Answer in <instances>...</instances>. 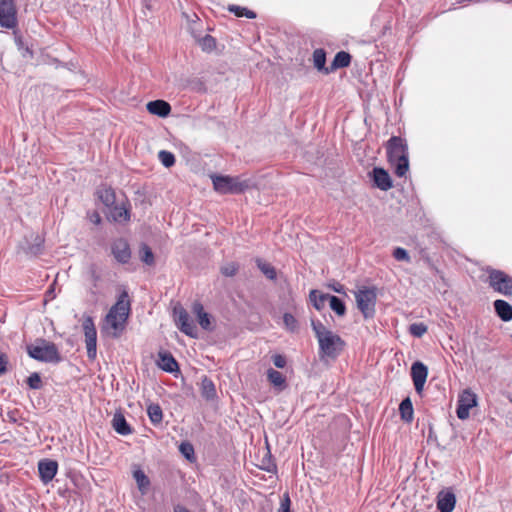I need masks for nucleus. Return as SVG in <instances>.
Wrapping results in <instances>:
<instances>
[{"label": "nucleus", "instance_id": "1", "mask_svg": "<svg viewBox=\"0 0 512 512\" xmlns=\"http://www.w3.org/2000/svg\"><path fill=\"white\" fill-rule=\"evenodd\" d=\"M131 306L127 291H122L116 303L110 308L105 316L103 329L110 331L114 337H119L125 329L130 314Z\"/></svg>", "mask_w": 512, "mask_h": 512}, {"label": "nucleus", "instance_id": "2", "mask_svg": "<svg viewBox=\"0 0 512 512\" xmlns=\"http://www.w3.org/2000/svg\"><path fill=\"white\" fill-rule=\"evenodd\" d=\"M311 326L319 343L320 357L322 359L337 358L344 346L340 336L326 328L320 321L312 320Z\"/></svg>", "mask_w": 512, "mask_h": 512}, {"label": "nucleus", "instance_id": "3", "mask_svg": "<svg viewBox=\"0 0 512 512\" xmlns=\"http://www.w3.org/2000/svg\"><path fill=\"white\" fill-rule=\"evenodd\" d=\"M387 156L394 172L398 177H403L409 170L408 147L400 137H391L387 142Z\"/></svg>", "mask_w": 512, "mask_h": 512}, {"label": "nucleus", "instance_id": "4", "mask_svg": "<svg viewBox=\"0 0 512 512\" xmlns=\"http://www.w3.org/2000/svg\"><path fill=\"white\" fill-rule=\"evenodd\" d=\"M28 355L38 361L46 363H59L61 356L56 345L46 340H38L27 346Z\"/></svg>", "mask_w": 512, "mask_h": 512}, {"label": "nucleus", "instance_id": "5", "mask_svg": "<svg viewBox=\"0 0 512 512\" xmlns=\"http://www.w3.org/2000/svg\"><path fill=\"white\" fill-rule=\"evenodd\" d=\"M214 189L222 194H238L250 187V181L240 177L211 175Z\"/></svg>", "mask_w": 512, "mask_h": 512}, {"label": "nucleus", "instance_id": "6", "mask_svg": "<svg viewBox=\"0 0 512 512\" xmlns=\"http://www.w3.org/2000/svg\"><path fill=\"white\" fill-rule=\"evenodd\" d=\"M355 298L357 307L364 317H373L377 299L376 289L374 287H363L355 293Z\"/></svg>", "mask_w": 512, "mask_h": 512}, {"label": "nucleus", "instance_id": "7", "mask_svg": "<svg viewBox=\"0 0 512 512\" xmlns=\"http://www.w3.org/2000/svg\"><path fill=\"white\" fill-rule=\"evenodd\" d=\"M82 328L85 336L87 356L90 360H94L97 355V331L92 316L83 315Z\"/></svg>", "mask_w": 512, "mask_h": 512}, {"label": "nucleus", "instance_id": "8", "mask_svg": "<svg viewBox=\"0 0 512 512\" xmlns=\"http://www.w3.org/2000/svg\"><path fill=\"white\" fill-rule=\"evenodd\" d=\"M489 285L503 295L512 294V277L501 270L489 271Z\"/></svg>", "mask_w": 512, "mask_h": 512}, {"label": "nucleus", "instance_id": "9", "mask_svg": "<svg viewBox=\"0 0 512 512\" xmlns=\"http://www.w3.org/2000/svg\"><path fill=\"white\" fill-rule=\"evenodd\" d=\"M17 11L14 0H0V26L12 29L17 25Z\"/></svg>", "mask_w": 512, "mask_h": 512}, {"label": "nucleus", "instance_id": "10", "mask_svg": "<svg viewBox=\"0 0 512 512\" xmlns=\"http://www.w3.org/2000/svg\"><path fill=\"white\" fill-rule=\"evenodd\" d=\"M477 405V396L469 389L464 390L459 396L458 406L456 410L457 417L465 420L469 417V411Z\"/></svg>", "mask_w": 512, "mask_h": 512}, {"label": "nucleus", "instance_id": "11", "mask_svg": "<svg viewBox=\"0 0 512 512\" xmlns=\"http://www.w3.org/2000/svg\"><path fill=\"white\" fill-rule=\"evenodd\" d=\"M428 375V369L422 362H415L411 367V377L415 390L418 394L423 391Z\"/></svg>", "mask_w": 512, "mask_h": 512}, {"label": "nucleus", "instance_id": "12", "mask_svg": "<svg viewBox=\"0 0 512 512\" xmlns=\"http://www.w3.org/2000/svg\"><path fill=\"white\" fill-rule=\"evenodd\" d=\"M176 324L178 328L188 336L195 337L197 329L195 325L190 321L189 315L183 308L179 310L175 309Z\"/></svg>", "mask_w": 512, "mask_h": 512}, {"label": "nucleus", "instance_id": "13", "mask_svg": "<svg viewBox=\"0 0 512 512\" xmlns=\"http://www.w3.org/2000/svg\"><path fill=\"white\" fill-rule=\"evenodd\" d=\"M112 254L114 258L122 263H128L131 258V251L129 244L124 239H117L112 244Z\"/></svg>", "mask_w": 512, "mask_h": 512}, {"label": "nucleus", "instance_id": "14", "mask_svg": "<svg viewBox=\"0 0 512 512\" xmlns=\"http://www.w3.org/2000/svg\"><path fill=\"white\" fill-rule=\"evenodd\" d=\"M58 464L53 460H42L38 464V471L43 483H49L56 475Z\"/></svg>", "mask_w": 512, "mask_h": 512}, {"label": "nucleus", "instance_id": "15", "mask_svg": "<svg viewBox=\"0 0 512 512\" xmlns=\"http://www.w3.org/2000/svg\"><path fill=\"white\" fill-rule=\"evenodd\" d=\"M456 504V498L451 491H441L437 496V508L440 512H452Z\"/></svg>", "mask_w": 512, "mask_h": 512}, {"label": "nucleus", "instance_id": "16", "mask_svg": "<svg viewBox=\"0 0 512 512\" xmlns=\"http://www.w3.org/2000/svg\"><path fill=\"white\" fill-rule=\"evenodd\" d=\"M373 181L377 188L387 191L392 187L390 175L383 168L376 167L373 169Z\"/></svg>", "mask_w": 512, "mask_h": 512}, {"label": "nucleus", "instance_id": "17", "mask_svg": "<svg viewBox=\"0 0 512 512\" xmlns=\"http://www.w3.org/2000/svg\"><path fill=\"white\" fill-rule=\"evenodd\" d=\"M146 107L149 113L159 117H166L171 111L170 104L164 100L150 101L147 103Z\"/></svg>", "mask_w": 512, "mask_h": 512}, {"label": "nucleus", "instance_id": "18", "mask_svg": "<svg viewBox=\"0 0 512 512\" xmlns=\"http://www.w3.org/2000/svg\"><path fill=\"white\" fill-rule=\"evenodd\" d=\"M113 429L120 435L126 436L132 433L130 425L127 423L124 415L121 412L114 414L112 419Z\"/></svg>", "mask_w": 512, "mask_h": 512}, {"label": "nucleus", "instance_id": "19", "mask_svg": "<svg viewBox=\"0 0 512 512\" xmlns=\"http://www.w3.org/2000/svg\"><path fill=\"white\" fill-rule=\"evenodd\" d=\"M494 309L498 315V317L504 321L508 322L512 320V306L506 302L505 300H495L494 301Z\"/></svg>", "mask_w": 512, "mask_h": 512}, {"label": "nucleus", "instance_id": "20", "mask_svg": "<svg viewBox=\"0 0 512 512\" xmlns=\"http://www.w3.org/2000/svg\"><path fill=\"white\" fill-rule=\"evenodd\" d=\"M158 366L169 373H173L178 370V364L174 357L170 353L161 352L159 353Z\"/></svg>", "mask_w": 512, "mask_h": 512}, {"label": "nucleus", "instance_id": "21", "mask_svg": "<svg viewBox=\"0 0 512 512\" xmlns=\"http://www.w3.org/2000/svg\"><path fill=\"white\" fill-rule=\"evenodd\" d=\"M193 312L196 314L200 326L205 330H209L210 324H211L210 317H209L208 313H206L204 311L202 304L194 303L193 304Z\"/></svg>", "mask_w": 512, "mask_h": 512}, {"label": "nucleus", "instance_id": "22", "mask_svg": "<svg viewBox=\"0 0 512 512\" xmlns=\"http://www.w3.org/2000/svg\"><path fill=\"white\" fill-rule=\"evenodd\" d=\"M267 377L269 382L279 390H283L286 387V379L281 372L270 368L267 371Z\"/></svg>", "mask_w": 512, "mask_h": 512}, {"label": "nucleus", "instance_id": "23", "mask_svg": "<svg viewBox=\"0 0 512 512\" xmlns=\"http://www.w3.org/2000/svg\"><path fill=\"white\" fill-rule=\"evenodd\" d=\"M98 198L107 207L114 205L115 203V192L110 187H102L97 191Z\"/></svg>", "mask_w": 512, "mask_h": 512}, {"label": "nucleus", "instance_id": "24", "mask_svg": "<svg viewBox=\"0 0 512 512\" xmlns=\"http://www.w3.org/2000/svg\"><path fill=\"white\" fill-rule=\"evenodd\" d=\"M399 411L402 420L411 422L413 419V405L409 397L402 400L399 405Z\"/></svg>", "mask_w": 512, "mask_h": 512}, {"label": "nucleus", "instance_id": "25", "mask_svg": "<svg viewBox=\"0 0 512 512\" xmlns=\"http://www.w3.org/2000/svg\"><path fill=\"white\" fill-rule=\"evenodd\" d=\"M309 296L311 302L313 303V306L317 310H321L322 308H324L326 302H329L330 298L329 294L320 293L317 290H312Z\"/></svg>", "mask_w": 512, "mask_h": 512}, {"label": "nucleus", "instance_id": "26", "mask_svg": "<svg viewBox=\"0 0 512 512\" xmlns=\"http://www.w3.org/2000/svg\"><path fill=\"white\" fill-rule=\"evenodd\" d=\"M202 396L207 400H212L216 397V389L214 383L207 377H204L201 382Z\"/></svg>", "mask_w": 512, "mask_h": 512}, {"label": "nucleus", "instance_id": "27", "mask_svg": "<svg viewBox=\"0 0 512 512\" xmlns=\"http://www.w3.org/2000/svg\"><path fill=\"white\" fill-rule=\"evenodd\" d=\"M110 216L116 222L127 221L130 218L129 211L124 205H115L110 210Z\"/></svg>", "mask_w": 512, "mask_h": 512}, {"label": "nucleus", "instance_id": "28", "mask_svg": "<svg viewBox=\"0 0 512 512\" xmlns=\"http://www.w3.org/2000/svg\"><path fill=\"white\" fill-rule=\"evenodd\" d=\"M325 63H326V52L324 51V49H321V48L316 49L313 52L314 67L319 71L324 70L326 73H328L329 70L325 67Z\"/></svg>", "mask_w": 512, "mask_h": 512}, {"label": "nucleus", "instance_id": "29", "mask_svg": "<svg viewBox=\"0 0 512 512\" xmlns=\"http://www.w3.org/2000/svg\"><path fill=\"white\" fill-rule=\"evenodd\" d=\"M351 62V56L345 51L338 52L332 62V69L348 67Z\"/></svg>", "mask_w": 512, "mask_h": 512}, {"label": "nucleus", "instance_id": "30", "mask_svg": "<svg viewBox=\"0 0 512 512\" xmlns=\"http://www.w3.org/2000/svg\"><path fill=\"white\" fill-rule=\"evenodd\" d=\"M147 413L150 421L153 424H160L163 419L162 409L158 404H151L148 406Z\"/></svg>", "mask_w": 512, "mask_h": 512}, {"label": "nucleus", "instance_id": "31", "mask_svg": "<svg viewBox=\"0 0 512 512\" xmlns=\"http://www.w3.org/2000/svg\"><path fill=\"white\" fill-rule=\"evenodd\" d=\"M329 305L330 308L339 316H343L346 312L344 302L336 296L330 295Z\"/></svg>", "mask_w": 512, "mask_h": 512}, {"label": "nucleus", "instance_id": "32", "mask_svg": "<svg viewBox=\"0 0 512 512\" xmlns=\"http://www.w3.org/2000/svg\"><path fill=\"white\" fill-rule=\"evenodd\" d=\"M133 478L135 479L140 490L146 489L150 484V481L144 471L139 468L133 470Z\"/></svg>", "mask_w": 512, "mask_h": 512}, {"label": "nucleus", "instance_id": "33", "mask_svg": "<svg viewBox=\"0 0 512 512\" xmlns=\"http://www.w3.org/2000/svg\"><path fill=\"white\" fill-rule=\"evenodd\" d=\"M228 10L232 13H234L237 17H247L249 19H253L256 17V14L251 11V10H248L247 8L245 7H241V6H237V5H231L229 6Z\"/></svg>", "mask_w": 512, "mask_h": 512}, {"label": "nucleus", "instance_id": "34", "mask_svg": "<svg viewBox=\"0 0 512 512\" xmlns=\"http://www.w3.org/2000/svg\"><path fill=\"white\" fill-rule=\"evenodd\" d=\"M158 157L161 163L167 168L173 166L175 163V156L169 151L161 150L158 153Z\"/></svg>", "mask_w": 512, "mask_h": 512}, {"label": "nucleus", "instance_id": "35", "mask_svg": "<svg viewBox=\"0 0 512 512\" xmlns=\"http://www.w3.org/2000/svg\"><path fill=\"white\" fill-rule=\"evenodd\" d=\"M427 326L422 323H413L409 326V332L414 337H422L427 332Z\"/></svg>", "mask_w": 512, "mask_h": 512}, {"label": "nucleus", "instance_id": "36", "mask_svg": "<svg viewBox=\"0 0 512 512\" xmlns=\"http://www.w3.org/2000/svg\"><path fill=\"white\" fill-rule=\"evenodd\" d=\"M199 45L204 51H212L216 46L215 39L210 35H205L198 40Z\"/></svg>", "mask_w": 512, "mask_h": 512}, {"label": "nucleus", "instance_id": "37", "mask_svg": "<svg viewBox=\"0 0 512 512\" xmlns=\"http://www.w3.org/2000/svg\"><path fill=\"white\" fill-rule=\"evenodd\" d=\"M259 269L264 273V275L269 279H275L276 278V271L274 267H272L270 264L263 262L261 260L257 261Z\"/></svg>", "mask_w": 512, "mask_h": 512}, {"label": "nucleus", "instance_id": "38", "mask_svg": "<svg viewBox=\"0 0 512 512\" xmlns=\"http://www.w3.org/2000/svg\"><path fill=\"white\" fill-rule=\"evenodd\" d=\"M283 323L287 330L294 332L298 328V322L295 317L290 313H285L283 315Z\"/></svg>", "mask_w": 512, "mask_h": 512}, {"label": "nucleus", "instance_id": "39", "mask_svg": "<svg viewBox=\"0 0 512 512\" xmlns=\"http://www.w3.org/2000/svg\"><path fill=\"white\" fill-rule=\"evenodd\" d=\"M140 257L141 260L147 265H152L154 263V255L147 245H142L140 250Z\"/></svg>", "mask_w": 512, "mask_h": 512}, {"label": "nucleus", "instance_id": "40", "mask_svg": "<svg viewBox=\"0 0 512 512\" xmlns=\"http://www.w3.org/2000/svg\"><path fill=\"white\" fill-rule=\"evenodd\" d=\"M27 384L31 389H40L42 386V381L39 373L34 372L27 378Z\"/></svg>", "mask_w": 512, "mask_h": 512}, {"label": "nucleus", "instance_id": "41", "mask_svg": "<svg viewBox=\"0 0 512 512\" xmlns=\"http://www.w3.org/2000/svg\"><path fill=\"white\" fill-rule=\"evenodd\" d=\"M179 450L188 460H192L194 458V448L190 443H181L179 446Z\"/></svg>", "mask_w": 512, "mask_h": 512}, {"label": "nucleus", "instance_id": "42", "mask_svg": "<svg viewBox=\"0 0 512 512\" xmlns=\"http://www.w3.org/2000/svg\"><path fill=\"white\" fill-rule=\"evenodd\" d=\"M393 257L397 261H405V262L411 261V258L409 256L408 252L404 248H401V247H397L394 249Z\"/></svg>", "mask_w": 512, "mask_h": 512}, {"label": "nucleus", "instance_id": "43", "mask_svg": "<svg viewBox=\"0 0 512 512\" xmlns=\"http://www.w3.org/2000/svg\"><path fill=\"white\" fill-rule=\"evenodd\" d=\"M238 270V266L234 263H228L221 268L222 274L225 276H233Z\"/></svg>", "mask_w": 512, "mask_h": 512}, {"label": "nucleus", "instance_id": "44", "mask_svg": "<svg viewBox=\"0 0 512 512\" xmlns=\"http://www.w3.org/2000/svg\"><path fill=\"white\" fill-rule=\"evenodd\" d=\"M290 504V497L287 493H285L281 498V503L278 512H290Z\"/></svg>", "mask_w": 512, "mask_h": 512}, {"label": "nucleus", "instance_id": "45", "mask_svg": "<svg viewBox=\"0 0 512 512\" xmlns=\"http://www.w3.org/2000/svg\"><path fill=\"white\" fill-rule=\"evenodd\" d=\"M272 361L277 368H284L286 366V358L283 355H274L272 357Z\"/></svg>", "mask_w": 512, "mask_h": 512}, {"label": "nucleus", "instance_id": "46", "mask_svg": "<svg viewBox=\"0 0 512 512\" xmlns=\"http://www.w3.org/2000/svg\"><path fill=\"white\" fill-rule=\"evenodd\" d=\"M8 357L5 353H0V377L7 372Z\"/></svg>", "mask_w": 512, "mask_h": 512}, {"label": "nucleus", "instance_id": "47", "mask_svg": "<svg viewBox=\"0 0 512 512\" xmlns=\"http://www.w3.org/2000/svg\"><path fill=\"white\" fill-rule=\"evenodd\" d=\"M36 240H37V244L30 248V252L34 255H36L40 252L41 244H42V240L39 237H37Z\"/></svg>", "mask_w": 512, "mask_h": 512}, {"label": "nucleus", "instance_id": "48", "mask_svg": "<svg viewBox=\"0 0 512 512\" xmlns=\"http://www.w3.org/2000/svg\"><path fill=\"white\" fill-rule=\"evenodd\" d=\"M174 512H190V511L182 505H176L174 507Z\"/></svg>", "mask_w": 512, "mask_h": 512}, {"label": "nucleus", "instance_id": "49", "mask_svg": "<svg viewBox=\"0 0 512 512\" xmlns=\"http://www.w3.org/2000/svg\"><path fill=\"white\" fill-rule=\"evenodd\" d=\"M332 288H333V290H334L335 292H337V293H342V292H343V289H344L343 285H341V284H339V283H337L336 285H333V287H332Z\"/></svg>", "mask_w": 512, "mask_h": 512}, {"label": "nucleus", "instance_id": "50", "mask_svg": "<svg viewBox=\"0 0 512 512\" xmlns=\"http://www.w3.org/2000/svg\"><path fill=\"white\" fill-rule=\"evenodd\" d=\"M16 43H17L19 49L23 48V42H22V40L20 38L16 39Z\"/></svg>", "mask_w": 512, "mask_h": 512}, {"label": "nucleus", "instance_id": "51", "mask_svg": "<svg viewBox=\"0 0 512 512\" xmlns=\"http://www.w3.org/2000/svg\"><path fill=\"white\" fill-rule=\"evenodd\" d=\"M16 43H17L19 49L23 48V42H22V40L20 38L16 39Z\"/></svg>", "mask_w": 512, "mask_h": 512}, {"label": "nucleus", "instance_id": "52", "mask_svg": "<svg viewBox=\"0 0 512 512\" xmlns=\"http://www.w3.org/2000/svg\"><path fill=\"white\" fill-rule=\"evenodd\" d=\"M93 221H94V223H95V224H99V223H100V221H101L100 216H99L98 214H96V215H95V218H94V220H93Z\"/></svg>", "mask_w": 512, "mask_h": 512}, {"label": "nucleus", "instance_id": "53", "mask_svg": "<svg viewBox=\"0 0 512 512\" xmlns=\"http://www.w3.org/2000/svg\"><path fill=\"white\" fill-rule=\"evenodd\" d=\"M25 52L32 57L33 53L28 47L25 48Z\"/></svg>", "mask_w": 512, "mask_h": 512}]
</instances>
